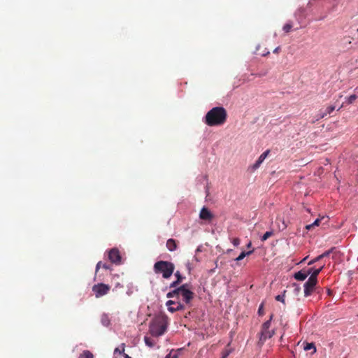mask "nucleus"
I'll return each instance as SVG.
<instances>
[{
    "label": "nucleus",
    "instance_id": "obj_1",
    "mask_svg": "<svg viewBox=\"0 0 358 358\" xmlns=\"http://www.w3.org/2000/svg\"><path fill=\"white\" fill-rule=\"evenodd\" d=\"M227 118V113L222 106L214 107L210 109L205 116V123L210 126H220L225 123Z\"/></svg>",
    "mask_w": 358,
    "mask_h": 358
},
{
    "label": "nucleus",
    "instance_id": "obj_2",
    "mask_svg": "<svg viewBox=\"0 0 358 358\" xmlns=\"http://www.w3.org/2000/svg\"><path fill=\"white\" fill-rule=\"evenodd\" d=\"M169 318L165 315H158L150 322L149 325V333L155 337L163 335L167 329Z\"/></svg>",
    "mask_w": 358,
    "mask_h": 358
},
{
    "label": "nucleus",
    "instance_id": "obj_3",
    "mask_svg": "<svg viewBox=\"0 0 358 358\" xmlns=\"http://www.w3.org/2000/svg\"><path fill=\"white\" fill-rule=\"evenodd\" d=\"M154 272L156 274H162L165 279H169L174 272V264L168 261H158L155 263L153 266Z\"/></svg>",
    "mask_w": 358,
    "mask_h": 358
},
{
    "label": "nucleus",
    "instance_id": "obj_4",
    "mask_svg": "<svg viewBox=\"0 0 358 358\" xmlns=\"http://www.w3.org/2000/svg\"><path fill=\"white\" fill-rule=\"evenodd\" d=\"M188 285L185 284L181 285L180 287L173 289L171 292H169L166 294L167 298H177L178 299L180 296H182V300L186 304L190 303L191 301L194 298V294L190 291L188 288Z\"/></svg>",
    "mask_w": 358,
    "mask_h": 358
},
{
    "label": "nucleus",
    "instance_id": "obj_5",
    "mask_svg": "<svg viewBox=\"0 0 358 358\" xmlns=\"http://www.w3.org/2000/svg\"><path fill=\"white\" fill-rule=\"evenodd\" d=\"M110 289V286L104 283H98L92 287V292L96 298H100L107 294Z\"/></svg>",
    "mask_w": 358,
    "mask_h": 358
},
{
    "label": "nucleus",
    "instance_id": "obj_6",
    "mask_svg": "<svg viewBox=\"0 0 358 358\" xmlns=\"http://www.w3.org/2000/svg\"><path fill=\"white\" fill-rule=\"evenodd\" d=\"M166 305L168 310L171 313L185 309V306L179 301L169 300L166 303Z\"/></svg>",
    "mask_w": 358,
    "mask_h": 358
},
{
    "label": "nucleus",
    "instance_id": "obj_7",
    "mask_svg": "<svg viewBox=\"0 0 358 358\" xmlns=\"http://www.w3.org/2000/svg\"><path fill=\"white\" fill-rule=\"evenodd\" d=\"M317 283V280H313L310 278H308V280L305 282L303 286L305 296H308L313 293Z\"/></svg>",
    "mask_w": 358,
    "mask_h": 358
},
{
    "label": "nucleus",
    "instance_id": "obj_8",
    "mask_svg": "<svg viewBox=\"0 0 358 358\" xmlns=\"http://www.w3.org/2000/svg\"><path fill=\"white\" fill-rule=\"evenodd\" d=\"M108 259L113 264H121V256L117 248H113L108 252Z\"/></svg>",
    "mask_w": 358,
    "mask_h": 358
},
{
    "label": "nucleus",
    "instance_id": "obj_9",
    "mask_svg": "<svg viewBox=\"0 0 358 358\" xmlns=\"http://www.w3.org/2000/svg\"><path fill=\"white\" fill-rule=\"evenodd\" d=\"M334 110V106H328L324 111L320 110L319 113L315 116V120L312 121V123H315L316 121H318L319 120L324 118L327 115L331 114Z\"/></svg>",
    "mask_w": 358,
    "mask_h": 358
},
{
    "label": "nucleus",
    "instance_id": "obj_10",
    "mask_svg": "<svg viewBox=\"0 0 358 358\" xmlns=\"http://www.w3.org/2000/svg\"><path fill=\"white\" fill-rule=\"evenodd\" d=\"M199 218L206 221H210L213 218V215L206 207H203L199 213Z\"/></svg>",
    "mask_w": 358,
    "mask_h": 358
},
{
    "label": "nucleus",
    "instance_id": "obj_11",
    "mask_svg": "<svg viewBox=\"0 0 358 358\" xmlns=\"http://www.w3.org/2000/svg\"><path fill=\"white\" fill-rule=\"evenodd\" d=\"M274 334V331L269 329H262L259 342L264 343L268 338H271Z\"/></svg>",
    "mask_w": 358,
    "mask_h": 358
},
{
    "label": "nucleus",
    "instance_id": "obj_12",
    "mask_svg": "<svg viewBox=\"0 0 358 358\" xmlns=\"http://www.w3.org/2000/svg\"><path fill=\"white\" fill-rule=\"evenodd\" d=\"M166 246L170 252L175 251L178 248V241L173 238H169L166 241Z\"/></svg>",
    "mask_w": 358,
    "mask_h": 358
},
{
    "label": "nucleus",
    "instance_id": "obj_13",
    "mask_svg": "<svg viewBox=\"0 0 358 358\" xmlns=\"http://www.w3.org/2000/svg\"><path fill=\"white\" fill-rule=\"evenodd\" d=\"M310 275L308 271L301 270L294 273V277L296 280L303 281Z\"/></svg>",
    "mask_w": 358,
    "mask_h": 358
},
{
    "label": "nucleus",
    "instance_id": "obj_14",
    "mask_svg": "<svg viewBox=\"0 0 358 358\" xmlns=\"http://www.w3.org/2000/svg\"><path fill=\"white\" fill-rule=\"evenodd\" d=\"M322 268L323 266L320 267V268H309L307 270L308 272H310V276L309 278L313 280H317V275L321 272Z\"/></svg>",
    "mask_w": 358,
    "mask_h": 358
},
{
    "label": "nucleus",
    "instance_id": "obj_15",
    "mask_svg": "<svg viewBox=\"0 0 358 358\" xmlns=\"http://www.w3.org/2000/svg\"><path fill=\"white\" fill-rule=\"evenodd\" d=\"M125 345L122 343L120 348H117L114 350L115 358H122L123 353H124Z\"/></svg>",
    "mask_w": 358,
    "mask_h": 358
},
{
    "label": "nucleus",
    "instance_id": "obj_16",
    "mask_svg": "<svg viewBox=\"0 0 358 358\" xmlns=\"http://www.w3.org/2000/svg\"><path fill=\"white\" fill-rule=\"evenodd\" d=\"M144 341L145 345L150 348H153L156 344V342L153 339L147 336L144 337Z\"/></svg>",
    "mask_w": 358,
    "mask_h": 358
},
{
    "label": "nucleus",
    "instance_id": "obj_17",
    "mask_svg": "<svg viewBox=\"0 0 358 358\" xmlns=\"http://www.w3.org/2000/svg\"><path fill=\"white\" fill-rule=\"evenodd\" d=\"M303 349L305 351H308V350L313 349L312 354H314L316 352V347L313 343H306L303 347Z\"/></svg>",
    "mask_w": 358,
    "mask_h": 358
},
{
    "label": "nucleus",
    "instance_id": "obj_18",
    "mask_svg": "<svg viewBox=\"0 0 358 358\" xmlns=\"http://www.w3.org/2000/svg\"><path fill=\"white\" fill-rule=\"evenodd\" d=\"M253 252H254V250H250L248 252L243 251L239 255V256L237 258H236L235 260L237 262L241 261V260L243 259L246 256H248V255H251L252 253H253Z\"/></svg>",
    "mask_w": 358,
    "mask_h": 358
},
{
    "label": "nucleus",
    "instance_id": "obj_19",
    "mask_svg": "<svg viewBox=\"0 0 358 358\" xmlns=\"http://www.w3.org/2000/svg\"><path fill=\"white\" fill-rule=\"evenodd\" d=\"M78 358H94L93 354L89 350H84Z\"/></svg>",
    "mask_w": 358,
    "mask_h": 358
},
{
    "label": "nucleus",
    "instance_id": "obj_20",
    "mask_svg": "<svg viewBox=\"0 0 358 358\" xmlns=\"http://www.w3.org/2000/svg\"><path fill=\"white\" fill-rule=\"evenodd\" d=\"M101 267H102L103 268H104L106 270L110 269V266L108 264H107L106 263L102 264L101 262H99L96 266V273L98 272V271L100 269Z\"/></svg>",
    "mask_w": 358,
    "mask_h": 358
},
{
    "label": "nucleus",
    "instance_id": "obj_21",
    "mask_svg": "<svg viewBox=\"0 0 358 358\" xmlns=\"http://www.w3.org/2000/svg\"><path fill=\"white\" fill-rule=\"evenodd\" d=\"M232 350L229 347V345L224 348L222 352V357L221 358H227L230 353L231 352Z\"/></svg>",
    "mask_w": 358,
    "mask_h": 358
},
{
    "label": "nucleus",
    "instance_id": "obj_22",
    "mask_svg": "<svg viewBox=\"0 0 358 358\" xmlns=\"http://www.w3.org/2000/svg\"><path fill=\"white\" fill-rule=\"evenodd\" d=\"M320 221H321V219L317 218V220H315V222L313 223L306 225V229L308 230H310L312 228H313L315 226H319Z\"/></svg>",
    "mask_w": 358,
    "mask_h": 358
},
{
    "label": "nucleus",
    "instance_id": "obj_23",
    "mask_svg": "<svg viewBox=\"0 0 358 358\" xmlns=\"http://www.w3.org/2000/svg\"><path fill=\"white\" fill-rule=\"evenodd\" d=\"M263 162H264V160L260 157H259V158L256 161V162L252 166V169L253 170L257 169L260 166V165L262 164V163Z\"/></svg>",
    "mask_w": 358,
    "mask_h": 358
},
{
    "label": "nucleus",
    "instance_id": "obj_24",
    "mask_svg": "<svg viewBox=\"0 0 358 358\" xmlns=\"http://www.w3.org/2000/svg\"><path fill=\"white\" fill-rule=\"evenodd\" d=\"M273 318V315H271L270 319L266 321L262 326V329H269L271 326V321Z\"/></svg>",
    "mask_w": 358,
    "mask_h": 358
},
{
    "label": "nucleus",
    "instance_id": "obj_25",
    "mask_svg": "<svg viewBox=\"0 0 358 358\" xmlns=\"http://www.w3.org/2000/svg\"><path fill=\"white\" fill-rule=\"evenodd\" d=\"M273 234V231H266L261 238L262 241H266L268 238H270Z\"/></svg>",
    "mask_w": 358,
    "mask_h": 358
},
{
    "label": "nucleus",
    "instance_id": "obj_26",
    "mask_svg": "<svg viewBox=\"0 0 358 358\" xmlns=\"http://www.w3.org/2000/svg\"><path fill=\"white\" fill-rule=\"evenodd\" d=\"M292 28V24L291 23H287L283 26L282 29L286 32L289 33Z\"/></svg>",
    "mask_w": 358,
    "mask_h": 358
},
{
    "label": "nucleus",
    "instance_id": "obj_27",
    "mask_svg": "<svg viewBox=\"0 0 358 358\" xmlns=\"http://www.w3.org/2000/svg\"><path fill=\"white\" fill-rule=\"evenodd\" d=\"M357 98V95L355 94H352V95H350L348 98V103L349 104H351Z\"/></svg>",
    "mask_w": 358,
    "mask_h": 358
},
{
    "label": "nucleus",
    "instance_id": "obj_28",
    "mask_svg": "<svg viewBox=\"0 0 358 358\" xmlns=\"http://www.w3.org/2000/svg\"><path fill=\"white\" fill-rule=\"evenodd\" d=\"M175 276L176 277V280L179 281L180 282H182V280H183V277L182 276V275L180 274V271H177L176 273H175Z\"/></svg>",
    "mask_w": 358,
    "mask_h": 358
},
{
    "label": "nucleus",
    "instance_id": "obj_29",
    "mask_svg": "<svg viewBox=\"0 0 358 358\" xmlns=\"http://www.w3.org/2000/svg\"><path fill=\"white\" fill-rule=\"evenodd\" d=\"M231 243L235 247H237L239 245L241 241L238 238H234L231 239Z\"/></svg>",
    "mask_w": 358,
    "mask_h": 358
},
{
    "label": "nucleus",
    "instance_id": "obj_30",
    "mask_svg": "<svg viewBox=\"0 0 358 358\" xmlns=\"http://www.w3.org/2000/svg\"><path fill=\"white\" fill-rule=\"evenodd\" d=\"M331 250H327V251L324 252V253H322V255H319V256L317 257V259H322V258H324V257H325L329 256V254L331 252Z\"/></svg>",
    "mask_w": 358,
    "mask_h": 358
},
{
    "label": "nucleus",
    "instance_id": "obj_31",
    "mask_svg": "<svg viewBox=\"0 0 358 358\" xmlns=\"http://www.w3.org/2000/svg\"><path fill=\"white\" fill-rule=\"evenodd\" d=\"M275 300L285 303V295H277L275 296Z\"/></svg>",
    "mask_w": 358,
    "mask_h": 358
},
{
    "label": "nucleus",
    "instance_id": "obj_32",
    "mask_svg": "<svg viewBox=\"0 0 358 358\" xmlns=\"http://www.w3.org/2000/svg\"><path fill=\"white\" fill-rule=\"evenodd\" d=\"M269 153V150L264 152L259 157L264 161Z\"/></svg>",
    "mask_w": 358,
    "mask_h": 358
},
{
    "label": "nucleus",
    "instance_id": "obj_33",
    "mask_svg": "<svg viewBox=\"0 0 358 358\" xmlns=\"http://www.w3.org/2000/svg\"><path fill=\"white\" fill-rule=\"evenodd\" d=\"M181 282H180L178 280H176L174 282H173L172 283H171L170 285V287L171 288H173V287H176L178 285H180Z\"/></svg>",
    "mask_w": 358,
    "mask_h": 358
},
{
    "label": "nucleus",
    "instance_id": "obj_34",
    "mask_svg": "<svg viewBox=\"0 0 358 358\" xmlns=\"http://www.w3.org/2000/svg\"><path fill=\"white\" fill-rule=\"evenodd\" d=\"M263 308H264V305L262 303L259 307V310H258V313L259 315H263L264 314V310H263Z\"/></svg>",
    "mask_w": 358,
    "mask_h": 358
},
{
    "label": "nucleus",
    "instance_id": "obj_35",
    "mask_svg": "<svg viewBox=\"0 0 358 358\" xmlns=\"http://www.w3.org/2000/svg\"><path fill=\"white\" fill-rule=\"evenodd\" d=\"M320 259H317V257L315 259H313V260H311L310 262H308V265H311L313 264H314L315 262L319 261Z\"/></svg>",
    "mask_w": 358,
    "mask_h": 358
},
{
    "label": "nucleus",
    "instance_id": "obj_36",
    "mask_svg": "<svg viewBox=\"0 0 358 358\" xmlns=\"http://www.w3.org/2000/svg\"><path fill=\"white\" fill-rule=\"evenodd\" d=\"M280 47H277L274 50H273V53H278L279 50H280Z\"/></svg>",
    "mask_w": 358,
    "mask_h": 358
},
{
    "label": "nucleus",
    "instance_id": "obj_37",
    "mask_svg": "<svg viewBox=\"0 0 358 358\" xmlns=\"http://www.w3.org/2000/svg\"><path fill=\"white\" fill-rule=\"evenodd\" d=\"M122 357H123L124 358H131L127 354H125V353H123V355Z\"/></svg>",
    "mask_w": 358,
    "mask_h": 358
},
{
    "label": "nucleus",
    "instance_id": "obj_38",
    "mask_svg": "<svg viewBox=\"0 0 358 358\" xmlns=\"http://www.w3.org/2000/svg\"><path fill=\"white\" fill-rule=\"evenodd\" d=\"M252 246V243L251 242H249L247 245V248H250Z\"/></svg>",
    "mask_w": 358,
    "mask_h": 358
},
{
    "label": "nucleus",
    "instance_id": "obj_39",
    "mask_svg": "<svg viewBox=\"0 0 358 358\" xmlns=\"http://www.w3.org/2000/svg\"><path fill=\"white\" fill-rule=\"evenodd\" d=\"M306 259H307V257H305V258L301 261V262H303L306 261Z\"/></svg>",
    "mask_w": 358,
    "mask_h": 358
},
{
    "label": "nucleus",
    "instance_id": "obj_40",
    "mask_svg": "<svg viewBox=\"0 0 358 358\" xmlns=\"http://www.w3.org/2000/svg\"><path fill=\"white\" fill-rule=\"evenodd\" d=\"M328 294H331V291L329 289L328 290Z\"/></svg>",
    "mask_w": 358,
    "mask_h": 358
},
{
    "label": "nucleus",
    "instance_id": "obj_41",
    "mask_svg": "<svg viewBox=\"0 0 358 358\" xmlns=\"http://www.w3.org/2000/svg\"><path fill=\"white\" fill-rule=\"evenodd\" d=\"M166 358H170V355H167Z\"/></svg>",
    "mask_w": 358,
    "mask_h": 358
},
{
    "label": "nucleus",
    "instance_id": "obj_42",
    "mask_svg": "<svg viewBox=\"0 0 358 358\" xmlns=\"http://www.w3.org/2000/svg\"><path fill=\"white\" fill-rule=\"evenodd\" d=\"M357 32H358V28H357Z\"/></svg>",
    "mask_w": 358,
    "mask_h": 358
}]
</instances>
